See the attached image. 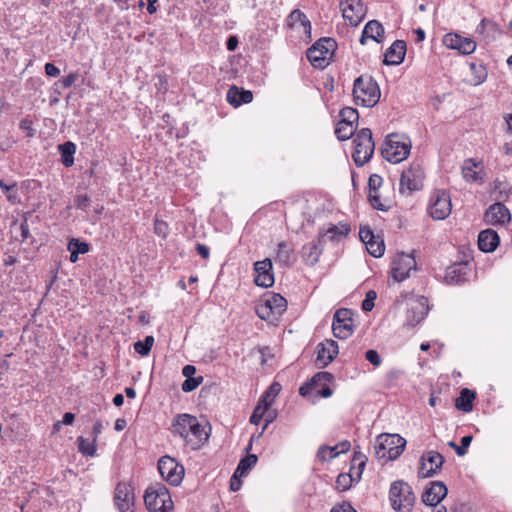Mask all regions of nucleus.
Segmentation results:
<instances>
[{
  "mask_svg": "<svg viewBox=\"0 0 512 512\" xmlns=\"http://www.w3.org/2000/svg\"><path fill=\"white\" fill-rule=\"evenodd\" d=\"M289 19L292 22H299L304 27L305 33L311 34V22L304 12L299 9L293 10L289 15Z\"/></svg>",
  "mask_w": 512,
  "mask_h": 512,
  "instance_id": "obj_41",
  "label": "nucleus"
},
{
  "mask_svg": "<svg viewBox=\"0 0 512 512\" xmlns=\"http://www.w3.org/2000/svg\"><path fill=\"white\" fill-rule=\"evenodd\" d=\"M333 335L338 339H347L353 333V310L340 308L336 310L332 322Z\"/></svg>",
  "mask_w": 512,
  "mask_h": 512,
  "instance_id": "obj_11",
  "label": "nucleus"
},
{
  "mask_svg": "<svg viewBox=\"0 0 512 512\" xmlns=\"http://www.w3.org/2000/svg\"><path fill=\"white\" fill-rule=\"evenodd\" d=\"M340 8L344 19L351 26H358L366 16L367 8L362 0H341Z\"/></svg>",
  "mask_w": 512,
  "mask_h": 512,
  "instance_id": "obj_15",
  "label": "nucleus"
},
{
  "mask_svg": "<svg viewBox=\"0 0 512 512\" xmlns=\"http://www.w3.org/2000/svg\"><path fill=\"white\" fill-rule=\"evenodd\" d=\"M411 141L397 133L389 134L381 148V155L390 163H399L409 156Z\"/></svg>",
  "mask_w": 512,
  "mask_h": 512,
  "instance_id": "obj_4",
  "label": "nucleus"
},
{
  "mask_svg": "<svg viewBox=\"0 0 512 512\" xmlns=\"http://www.w3.org/2000/svg\"><path fill=\"white\" fill-rule=\"evenodd\" d=\"M381 92L377 81L370 75H360L353 83V97L357 105L373 107L380 100Z\"/></svg>",
  "mask_w": 512,
  "mask_h": 512,
  "instance_id": "obj_2",
  "label": "nucleus"
},
{
  "mask_svg": "<svg viewBox=\"0 0 512 512\" xmlns=\"http://www.w3.org/2000/svg\"><path fill=\"white\" fill-rule=\"evenodd\" d=\"M339 353V346L335 340L326 339L317 345V363L320 367L329 365Z\"/></svg>",
  "mask_w": 512,
  "mask_h": 512,
  "instance_id": "obj_22",
  "label": "nucleus"
},
{
  "mask_svg": "<svg viewBox=\"0 0 512 512\" xmlns=\"http://www.w3.org/2000/svg\"><path fill=\"white\" fill-rule=\"evenodd\" d=\"M315 391L319 396L323 398H328L333 394L332 389L329 387V383L323 384L319 389H316Z\"/></svg>",
  "mask_w": 512,
  "mask_h": 512,
  "instance_id": "obj_63",
  "label": "nucleus"
},
{
  "mask_svg": "<svg viewBox=\"0 0 512 512\" xmlns=\"http://www.w3.org/2000/svg\"><path fill=\"white\" fill-rule=\"evenodd\" d=\"M351 228L348 223L339 222L336 225H331L327 230H320L318 237H322V243L325 245V237L331 242L338 243L343 238L347 237L350 233Z\"/></svg>",
  "mask_w": 512,
  "mask_h": 512,
  "instance_id": "obj_29",
  "label": "nucleus"
},
{
  "mask_svg": "<svg viewBox=\"0 0 512 512\" xmlns=\"http://www.w3.org/2000/svg\"><path fill=\"white\" fill-rule=\"evenodd\" d=\"M78 79V74L75 72L69 73L67 76L58 80L55 85H60L62 89L71 87Z\"/></svg>",
  "mask_w": 512,
  "mask_h": 512,
  "instance_id": "obj_54",
  "label": "nucleus"
},
{
  "mask_svg": "<svg viewBox=\"0 0 512 512\" xmlns=\"http://www.w3.org/2000/svg\"><path fill=\"white\" fill-rule=\"evenodd\" d=\"M425 178L424 170L419 163H412L406 170H404L400 177L399 191L410 195L415 191L423 188V181Z\"/></svg>",
  "mask_w": 512,
  "mask_h": 512,
  "instance_id": "obj_10",
  "label": "nucleus"
},
{
  "mask_svg": "<svg viewBox=\"0 0 512 512\" xmlns=\"http://www.w3.org/2000/svg\"><path fill=\"white\" fill-rule=\"evenodd\" d=\"M382 178L381 176L377 175V174H373L369 177V181H368V186H369V190L372 191V192H376L379 187L382 185Z\"/></svg>",
  "mask_w": 512,
  "mask_h": 512,
  "instance_id": "obj_61",
  "label": "nucleus"
},
{
  "mask_svg": "<svg viewBox=\"0 0 512 512\" xmlns=\"http://www.w3.org/2000/svg\"><path fill=\"white\" fill-rule=\"evenodd\" d=\"M389 500L395 512H411L416 497L412 487L403 480L392 482L389 489Z\"/></svg>",
  "mask_w": 512,
  "mask_h": 512,
  "instance_id": "obj_6",
  "label": "nucleus"
},
{
  "mask_svg": "<svg viewBox=\"0 0 512 512\" xmlns=\"http://www.w3.org/2000/svg\"><path fill=\"white\" fill-rule=\"evenodd\" d=\"M0 188L3 194L6 196V199L11 204L20 203L21 199L18 193V186L15 181L6 182L4 179H0Z\"/></svg>",
  "mask_w": 512,
  "mask_h": 512,
  "instance_id": "obj_36",
  "label": "nucleus"
},
{
  "mask_svg": "<svg viewBox=\"0 0 512 512\" xmlns=\"http://www.w3.org/2000/svg\"><path fill=\"white\" fill-rule=\"evenodd\" d=\"M333 379L334 376L330 372H318L299 388V394L303 397H307L312 391L319 389L323 384L331 383Z\"/></svg>",
  "mask_w": 512,
  "mask_h": 512,
  "instance_id": "obj_28",
  "label": "nucleus"
},
{
  "mask_svg": "<svg viewBox=\"0 0 512 512\" xmlns=\"http://www.w3.org/2000/svg\"><path fill=\"white\" fill-rule=\"evenodd\" d=\"M365 358L369 361L373 366L378 367L382 363V359L379 353L374 349H369L365 353Z\"/></svg>",
  "mask_w": 512,
  "mask_h": 512,
  "instance_id": "obj_58",
  "label": "nucleus"
},
{
  "mask_svg": "<svg viewBox=\"0 0 512 512\" xmlns=\"http://www.w3.org/2000/svg\"><path fill=\"white\" fill-rule=\"evenodd\" d=\"M74 205L77 209L85 211L90 205V199L87 195H77Z\"/></svg>",
  "mask_w": 512,
  "mask_h": 512,
  "instance_id": "obj_60",
  "label": "nucleus"
},
{
  "mask_svg": "<svg viewBox=\"0 0 512 512\" xmlns=\"http://www.w3.org/2000/svg\"><path fill=\"white\" fill-rule=\"evenodd\" d=\"M470 69L474 74L475 84H481L487 78V71L485 67L481 64H476L475 62L470 63Z\"/></svg>",
  "mask_w": 512,
  "mask_h": 512,
  "instance_id": "obj_47",
  "label": "nucleus"
},
{
  "mask_svg": "<svg viewBox=\"0 0 512 512\" xmlns=\"http://www.w3.org/2000/svg\"><path fill=\"white\" fill-rule=\"evenodd\" d=\"M444 457L437 451L425 452L420 459L419 475L422 478H430L439 473L444 464Z\"/></svg>",
  "mask_w": 512,
  "mask_h": 512,
  "instance_id": "obj_14",
  "label": "nucleus"
},
{
  "mask_svg": "<svg viewBox=\"0 0 512 512\" xmlns=\"http://www.w3.org/2000/svg\"><path fill=\"white\" fill-rule=\"evenodd\" d=\"M484 221L488 225H504L511 221V213L503 203L496 202L486 210Z\"/></svg>",
  "mask_w": 512,
  "mask_h": 512,
  "instance_id": "obj_20",
  "label": "nucleus"
},
{
  "mask_svg": "<svg viewBox=\"0 0 512 512\" xmlns=\"http://www.w3.org/2000/svg\"><path fill=\"white\" fill-rule=\"evenodd\" d=\"M78 445V451L83 456H90L93 457L96 454L97 451V445L95 439H92V441H88L83 436H79L76 440Z\"/></svg>",
  "mask_w": 512,
  "mask_h": 512,
  "instance_id": "obj_38",
  "label": "nucleus"
},
{
  "mask_svg": "<svg viewBox=\"0 0 512 512\" xmlns=\"http://www.w3.org/2000/svg\"><path fill=\"white\" fill-rule=\"evenodd\" d=\"M114 504L119 512H134V493L127 483H118L114 492Z\"/></svg>",
  "mask_w": 512,
  "mask_h": 512,
  "instance_id": "obj_17",
  "label": "nucleus"
},
{
  "mask_svg": "<svg viewBox=\"0 0 512 512\" xmlns=\"http://www.w3.org/2000/svg\"><path fill=\"white\" fill-rule=\"evenodd\" d=\"M257 460L258 457L255 454H248L242 458L235 469V478H242L245 476L250 469L256 465Z\"/></svg>",
  "mask_w": 512,
  "mask_h": 512,
  "instance_id": "obj_37",
  "label": "nucleus"
},
{
  "mask_svg": "<svg viewBox=\"0 0 512 512\" xmlns=\"http://www.w3.org/2000/svg\"><path fill=\"white\" fill-rule=\"evenodd\" d=\"M153 344H154V337L149 335V336H146L144 340H142V341L139 340V341L135 342L134 349H135L136 353H138L139 355L147 356L150 353Z\"/></svg>",
  "mask_w": 512,
  "mask_h": 512,
  "instance_id": "obj_43",
  "label": "nucleus"
},
{
  "mask_svg": "<svg viewBox=\"0 0 512 512\" xmlns=\"http://www.w3.org/2000/svg\"><path fill=\"white\" fill-rule=\"evenodd\" d=\"M267 412V405H258L255 407L249 422L251 424L257 425L261 420H264V416Z\"/></svg>",
  "mask_w": 512,
  "mask_h": 512,
  "instance_id": "obj_50",
  "label": "nucleus"
},
{
  "mask_svg": "<svg viewBox=\"0 0 512 512\" xmlns=\"http://www.w3.org/2000/svg\"><path fill=\"white\" fill-rule=\"evenodd\" d=\"M68 250H74L75 252H78L79 254H85L89 252L90 246L85 241H80L77 238L70 239L68 243Z\"/></svg>",
  "mask_w": 512,
  "mask_h": 512,
  "instance_id": "obj_48",
  "label": "nucleus"
},
{
  "mask_svg": "<svg viewBox=\"0 0 512 512\" xmlns=\"http://www.w3.org/2000/svg\"><path fill=\"white\" fill-rule=\"evenodd\" d=\"M19 128L26 132V136L29 138L34 137L36 133V130L33 128V122L28 118H24L20 121Z\"/></svg>",
  "mask_w": 512,
  "mask_h": 512,
  "instance_id": "obj_57",
  "label": "nucleus"
},
{
  "mask_svg": "<svg viewBox=\"0 0 512 512\" xmlns=\"http://www.w3.org/2000/svg\"><path fill=\"white\" fill-rule=\"evenodd\" d=\"M374 233L373 231L371 230L370 227L368 226H365V227H361L360 228V231H359V237L361 239V241L366 245L368 244L370 241H372V239L374 238Z\"/></svg>",
  "mask_w": 512,
  "mask_h": 512,
  "instance_id": "obj_59",
  "label": "nucleus"
},
{
  "mask_svg": "<svg viewBox=\"0 0 512 512\" xmlns=\"http://www.w3.org/2000/svg\"><path fill=\"white\" fill-rule=\"evenodd\" d=\"M58 151L61 156V163L69 168L74 164V155L76 153V145L71 141H66L58 145Z\"/></svg>",
  "mask_w": 512,
  "mask_h": 512,
  "instance_id": "obj_35",
  "label": "nucleus"
},
{
  "mask_svg": "<svg viewBox=\"0 0 512 512\" xmlns=\"http://www.w3.org/2000/svg\"><path fill=\"white\" fill-rule=\"evenodd\" d=\"M333 509H336V512H357L349 502H342Z\"/></svg>",
  "mask_w": 512,
  "mask_h": 512,
  "instance_id": "obj_64",
  "label": "nucleus"
},
{
  "mask_svg": "<svg viewBox=\"0 0 512 512\" xmlns=\"http://www.w3.org/2000/svg\"><path fill=\"white\" fill-rule=\"evenodd\" d=\"M384 34L385 30L383 25L378 20H370L365 24L359 42L361 45H366L367 40L371 39L377 43H382Z\"/></svg>",
  "mask_w": 512,
  "mask_h": 512,
  "instance_id": "obj_26",
  "label": "nucleus"
},
{
  "mask_svg": "<svg viewBox=\"0 0 512 512\" xmlns=\"http://www.w3.org/2000/svg\"><path fill=\"white\" fill-rule=\"evenodd\" d=\"M336 49L337 42L333 38L323 37L307 49L306 57L314 68L323 70L330 64Z\"/></svg>",
  "mask_w": 512,
  "mask_h": 512,
  "instance_id": "obj_3",
  "label": "nucleus"
},
{
  "mask_svg": "<svg viewBox=\"0 0 512 512\" xmlns=\"http://www.w3.org/2000/svg\"><path fill=\"white\" fill-rule=\"evenodd\" d=\"M406 440L398 434H382L375 444V455L379 460H395L404 451Z\"/></svg>",
  "mask_w": 512,
  "mask_h": 512,
  "instance_id": "obj_7",
  "label": "nucleus"
},
{
  "mask_svg": "<svg viewBox=\"0 0 512 512\" xmlns=\"http://www.w3.org/2000/svg\"><path fill=\"white\" fill-rule=\"evenodd\" d=\"M339 117L342 123H348L357 126L359 114L355 108L344 107L340 110Z\"/></svg>",
  "mask_w": 512,
  "mask_h": 512,
  "instance_id": "obj_40",
  "label": "nucleus"
},
{
  "mask_svg": "<svg viewBox=\"0 0 512 512\" xmlns=\"http://www.w3.org/2000/svg\"><path fill=\"white\" fill-rule=\"evenodd\" d=\"M168 230H169V226L165 221L159 220L157 218L155 219L154 232L156 235L166 238V236L168 234Z\"/></svg>",
  "mask_w": 512,
  "mask_h": 512,
  "instance_id": "obj_56",
  "label": "nucleus"
},
{
  "mask_svg": "<svg viewBox=\"0 0 512 512\" xmlns=\"http://www.w3.org/2000/svg\"><path fill=\"white\" fill-rule=\"evenodd\" d=\"M254 283L263 288H269L274 284L272 261L269 258L254 263Z\"/></svg>",
  "mask_w": 512,
  "mask_h": 512,
  "instance_id": "obj_18",
  "label": "nucleus"
},
{
  "mask_svg": "<svg viewBox=\"0 0 512 512\" xmlns=\"http://www.w3.org/2000/svg\"><path fill=\"white\" fill-rule=\"evenodd\" d=\"M263 309L272 310L273 315H282L287 309V300L278 293H271L265 298Z\"/></svg>",
  "mask_w": 512,
  "mask_h": 512,
  "instance_id": "obj_32",
  "label": "nucleus"
},
{
  "mask_svg": "<svg viewBox=\"0 0 512 512\" xmlns=\"http://www.w3.org/2000/svg\"><path fill=\"white\" fill-rule=\"evenodd\" d=\"M339 456V452H337V447H330V446H321L317 451V458L324 462L327 460H332Z\"/></svg>",
  "mask_w": 512,
  "mask_h": 512,
  "instance_id": "obj_46",
  "label": "nucleus"
},
{
  "mask_svg": "<svg viewBox=\"0 0 512 512\" xmlns=\"http://www.w3.org/2000/svg\"><path fill=\"white\" fill-rule=\"evenodd\" d=\"M452 210L451 197L444 189L436 190L431 196L429 213L435 220H444Z\"/></svg>",
  "mask_w": 512,
  "mask_h": 512,
  "instance_id": "obj_13",
  "label": "nucleus"
},
{
  "mask_svg": "<svg viewBox=\"0 0 512 512\" xmlns=\"http://www.w3.org/2000/svg\"><path fill=\"white\" fill-rule=\"evenodd\" d=\"M476 398V392L468 388L460 391L459 397L455 400V406L458 410L468 413L473 409V401Z\"/></svg>",
  "mask_w": 512,
  "mask_h": 512,
  "instance_id": "obj_33",
  "label": "nucleus"
},
{
  "mask_svg": "<svg viewBox=\"0 0 512 512\" xmlns=\"http://www.w3.org/2000/svg\"><path fill=\"white\" fill-rule=\"evenodd\" d=\"M353 146L354 163L356 166L362 167L372 158L375 149L371 130L369 128L359 130L353 139Z\"/></svg>",
  "mask_w": 512,
  "mask_h": 512,
  "instance_id": "obj_8",
  "label": "nucleus"
},
{
  "mask_svg": "<svg viewBox=\"0 0 512 512\" xmlns=\"http://www.w3.org/2000/svg\"><path fill=\"white\" fill-rule=\"evenodd\" d=\"M294 249L287 242L281 241L277 245L275 261L285 266H291L294 260Z\"/></svg>",
  "mask_w": 512,
  "mask_h": 512,
  "instance_id": "obj_34",
  "label": "nucleus"
},
{
  "mask_svg": "<svg viewBox=\"0 0 512 512\" xmlns=\"http://www.w3.org/2000/svg\"><path fill=\"white\" fill-rule=\"evenodd\" d=\"M407 45L404 40H395L384 54L383 63L388 66H396L404 61Z\"/></svg>",
  "mask_w": 512,
  "mask_h": 512,
  "instance_id": "obj_24",
  "label": "nucleus"
},
{
  "mask_svg": "<svg viewBox=\"0 0 512 512\" xmlns=\"http://www.w3.org/2000/svg\"><path fill=\"white\" fill-rule=\"evenodd\" d=\"M323 249L324 244L322 243V237H317L316 240L303 245L301 256L304 263L308 266L316 265L323 252Z\"/></svg>",
  "mask_w": 512,
  "mask_h": 512,
  "instance_id": "obj_25",
  "label": "nucleus"
},
{
  "mask_svg": "<svg viewBox=\"0 0 512 512\" xmlns=\"http://www.w3.org/2000/svg\"><path fill=\"white\" fill-rule=\"evenodd\" d=\"M44 70L47 76L49 77H57L60 74L59 68H57L53 63H46L44 66Z\"/></svg>",
  "mask_w": 512,
  "mask_h": 512,
  "instance_id": "obj_62",
  "label": "nucleus"
},
{
  "mask_svg": "<svg viewBox=\"0 0 512 512\" xmlns=\"http://www.w3.org/2000/svg\"><path fill=\"white\" fill-rule=\"evenodd\" d=\"M447 487L440 481H434L422 494L425 505L436 507L447 495Z\"/></svg>",
  "mask_w": 512,
  "mask_h": 512,
  "instance_id": "obj_23",
  "label": "nucleus"
},
{
  "mask_svg": "<svg viewBox=\"0 0 512 512\" xmlns=\"http://www.w3.org/2000/svg\"><path fill=\"white\" fill-rule=\"evenodd\" d=\"M417 263L412 253L404 252L396 254L391 262V276L397 282H402L409 277L411 270H416Z\"/></svg>",
  "mask_w": 512,
  "mask_h": 512,
  "instance_id": "obj_12",
  "label": "nucleus"
},
{
  "mask_svg": "<svg viewBox=\"0 0 512 512\" xmlns=\"http://www.w3.org/2000/svg\"><path fill=\"white\" fill-rule=\"evenodd\" d=\"M443 44L447 48L458 50L464 55H469L476 49V43L474 40L462 37L456 33H447L443 38Z\"/></svg>",
  "mask_w": 512,
  "mask_h": 512,
  "instance_id": "obj_21",
  "label": "nucleus"
},
{
  "mask_svg": "<svg viewBox=\"0 0 512 512\" xmlns=\"http://www.w3.org/2000/svg\"><path fill=\"white\" fill-rule=\"evenodd\" d=\"M473 440L472 435H465L460 440V445L456 448V454L458 456H464L467 453V449Z\"/></svg>",
  "mask_w": 512,
  "mask_h": 512,
  "instance_id": "obj_55",
  "label": "nucleus"
},
{
  "mask_svg": "<svg viewBox=\"0 0 512 512\" xmlns=\"http://www.w3.org/2000/svg\"><path fill=\"white\" fill-rule=\"evenodd\" d=\"M158 471L163 480L171 486H178L181 484L185 469L175 458L164 455L158 460Z\"/></svg>",
  "mask_w": 512,
  "mask_h": 512,
  "instance_id": "obj_9",
  "label": "nucleus"
},
{
  "mask_svg": "<svg viewBox=\"0 0 512 512\" xmlns=\"http://www.w3.org/2000/svg\"><path fill=\"white\" fill-rule=\"evenodd\" d=\"M472 272L471 263L469 261H460L447 267L445 273V281L451 285H460L469 280Z\"/></svg>",
  "mask_w": 512,
  "mask_h": 512,
  "instance_id": "obj_16",
  "label": "nucleus"
},
{
  "mask_svg": "<svg viewBox=\"0 0 512 512\" xmlns=\"http://www.w3.org/2000/svg\"><path fill=\"white\" fill-rule=\"evenodd\" d=\"M368 199L374 209H377L380 211H386L388 209V207L385 206L381 202L380 196L377 191L376 192L369 191Z\"/></svg>",
  "mask_w": 512,
  "mask_h": 512,
  "instance_id": "obj_53",
  "label": "nucleus"
},
{
  "mask_svg": "<svg viewBox=\"0 0 512 512\" xmlns=\"http://www.w3.org/2000/svg\"><path fill=\"white\" fill-rule=\"evenodd\" d=\"M483 165L481 161L473 158L466 159L462 166L463 178L470 183H483L484 177L482 173Z\"/></svg>",
  "mask_w": 512,
  "mask_h": 512,
  "instance_id": "obj_27",
  "label": "nucleus"
},
{
  "mask_svg": "<svg viewBox=\"0 0 512 512\" xmlns=\"http://www.w3.org/2000/svg\"><path fill=\"white\" fill-rule=\"evenodd\" d=\"M202 381V376L186 378L181 385V389L186 393L192 392L202 383Z\"/></svg>",
  "mask_w": 512,
  "mask_h": 512,
  "instance_id": "obj_49",
  "label": "nucleus"
},
{
  "mask_svg": "<svg viewBox=\"0 0 512 512\" xmlns=\"http://www.w3.org/2000/svg\"><path fill=\"white\" fill-rule=\"evenodd\" d=\"M356 128V125L342 123L339 121L335 128V134L340 141H345L354 135Z\"/></svg>",
  "mask_w": 512,
  "mask_h": 512,
  "instance_id": "obj_39",
  "label": "nucleus"
},
{
  "mask_svg": "<svg viewBox=\"0 0 512 512\" xmlns=\"http://www.w3.org/2000/svg\"><path fill=\"white\" fill-rule=\"evenodd\" d=\"M369 254L375 258H379L384 254L385 244L383 240L377 239L375 236L368 244L365 245Z\"/></svg>",
  "mask_w": 512,
  "mask_h": 512,
  "instance_id": "obj_42",
  "label": "nucleus"
},
{
  "mask_svg": "<svg viewBox=\"0 0 512 512\" xmlns=\"http://www.w3.org/2000/svg\"><path fill=\"white\" fill-rule=\"evenodd\" d=\"M428 312L429 307L425 297L411 302L406 311V325L415 327L426 318Z\"/></svg>",
  "mask_w": 512,
  "mask_h": 512,
  "instance_id": "obj_19",
  "label": "nucleus"
},
{
  "mask_svg": "<svg viewBox=\"0 0 512 512\" xmlns=\"http://www.w3.org/2000/svg\"><path fill=\"white\" fill-rule=\"evenodd\" d=\"M226 100L231 106L237 108L242 104L252 102L253 93L250 90H245L244 88L233 85L227 91Z\"/></svg>",
  "mask_w": 512,
  "mask_h": 512,
  "instance_id": "obj_30",
  "label": "nucleus"
},
{
  "mask_svg": "<svg viewBox=\"0 0 512 512\" xmlns=\"http://www.w3.org/2000/svg\"><path fill=\"white\" fill-rule=\"evenodd\" d=\"M500 243L498 233L493 229H485L478 235V248L482 252H493Z\"/></svg>",
  "mask_w": 512,
  "mask_h": 512,
  "instance_id": "obj_31",
  "label": "nucleus"
},
{
  "mask_svg": "<svg viewBox=\"0 0 512 512\" xmlns=\"http://www.w3.org/2000/svg\"><path fill=\"white\" fill-rule=\"evenodd\" d=\"M377 298V294L374 290H369L366 293L365 299L362 301V310L369 312L374 308V301Z\"/></svg>",
  "mask_w": 512,
  "mask_h": 512,
  "instance_id": "obj_52",
  "label": "nucleus"
},
{
  "mask_svg": "<svg viewBox=\"0 0 512 512\" xmlns=\"http://www.w3.org/2000/svg\"><path fill=\"white\" fill-rule=\"evenodd\" d=\"M21 242H28L29 244H33L34 238L30 233L29 224L27 219H24L19 226Z\"/></svg>",
  "mask_w": 512,
  "mask_h": 512,
  "instance_id": "obj_51",
  "label": "nucleus"
},
{
  "mask_svg": "<svg viewBox=\"0 0 512 512\" xmlns=\"http://www.w3.org/2000/svg\"><path fill=\"white\" fill-rule=\"evenodd\" d=\"M353 482H356L354 474L341 473L336 479L337 488L341 491H346L351 488Z\"/></svg>",
  "mask_w": 512,
  "mask_h": 512,
  "instance_id": "obj_45",
  "label": "nucleus"
},
{
  "mask_svg": "<svg viewBox=\"0 0 512 512\" xmlns=\"http://www.w3.org/2000/svg\"><path fill=\"white\" fill-rule=\"evenodd\" d=\"M171 432L183 438L192 450L200 449L209 439V432L190 414L177 415L172 423Z\"/></svg>",
  "mask_w": 512,
  "mask_h": 512,
  "instance_id": "obj_1",
  "label": "nucleus"
},
{
  "mask_svg": "<svg viewBox=\"0 0 512 512\" xmlns=\"http://www.w3.org/2000/svg\"><path fill=\"white\" fill-rule=\"evenodd\" d=\"M144 503L150 512H169L174 506L168 488L162 483H156L146 489Z\"/></svg>",
  "mask_w": 512,
  "mask_h": 512,
  "instance_id": "obj_5",
  "label": "nucleus"
},
{
  "mask_svg": "<svg viewBox=\"0 0 512 512\" xmlns=\"http://www.w3.org/2000/svg\"><path fill=\"white\" fill-rule=\"evenodd\" d=\"M366 460H367V458L364 454H362L361 452H356V451L354 452V455H353V458L351 461V464H352L351 468H354L356 466L358 469L357 474L355 476L356 482L360 481V479H361V475H362L365 465H366Z\"/></svg>",
  "mask_w": 512,
  "mask_h": 512,
  "instance_id": "obj_44",
  "label": "nucleus"
}]
</instances>
